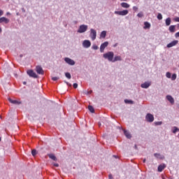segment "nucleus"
Returning <instances> with one entry per match:
<instances>
[{
    "label": "nucleus",
    "instance_id": "20",
    "mask_svg": "<svg viewBox=\"0 0 179 179\" xmlns=\"http://www.w3.org/2000/svg\"><path fill=\"white\" fill-rule=\"evenodd\" d=\"M121 56H115L114 59H113L112 62H117V61H122Z\"/></svg>",
    "mask_w": 179,
    "mask_h": 179
},
{
    "label": "nucleus",
    "instance_id": "41",
    "mask_svg": "<svg viewBox=\"0 0 179 179\" xmlns=\"http://www.w3.org/2000/svg\"><path fill=\"white\" fill-rule=\"evenodd\" d=\"M175 37H176V38H178V37H179V31L177 32V33L175 34Z\"/></svg>",
    "mask_w": 179,
    "mask_h": 179
},
{
    "label": "nucleus",
    "instance_id": "27",
    "mask_svg": "<svg viewBox=\"0 0 179 179\" xmlns=\"http://www.w3.org/2000/svg\"><path fill=\"white\" fill-rule=\"evenodd\" d=\"M124 103H125L126 104H134V101L125 99V100H124Z\"/></svg>",
    "mask_w": 179,
    "mask_h": 179
},
{
    "label": "nucleus",
    "instance_id": "52",
    "mask_svg": "<svg viewBox=\"0 0 179 179\" xmlns=\"http://www.w3.org/2000/svg\"><path fill=\"white\" fill-rule=\"evenodd\" d=\"M6 15H10V13L8 12V13H6Z\"/></svg>",
    "mask_w": 179,
    "mask_h": 179
},
{
    "label": "nucleus",
    "instance_id": "38",
    "mask_svg": "<svg viewBox=\"0 0 179 179\" xmlns=\"http://www.w3.org/2000/svg\"><path fill=\"white\" fill-rule=\"evenodd\" d=\"M155 125H162V124H163L162 122H155Z\"/></svg>",
    "mask_w": 179,
    "mask_h": 179
},
{
    "label": "nucleus",
    "instance_id": "11",
    "mask_svg": "<svg viewBox=\"0 0 179 179\" xmlns=\"http://www.w3.org/2000/svg\"><path fill=\"white\" fill-rule=\"evenodd\" d=\"M36 69L38 75H44V70H43V67H41V66H37Z\"/></svg>",
    "mask_w": 179,
    "mask_h": 179
},
{
    "label": "nucleus",
    "instance_id": "8",
    "mask_svg": "<svg viewBox=\"0 0 179 179\" xmlns=\"http://www.w3.org/2000/svg\"><path fill=\"white\" fill-rule=\"evenodd\" d=\"M106 47H108V41L101 43L100 46V52H104V50H106Z\"/></svg>",
    "mask_w": 179,
    "mask_h": 179
},
{
    "label": "nucleus",
    "instance_id": "28",
    "mask_svg": "<svg viewBox=\"0 0 179 179\" xmlns=\"http://www.w3.org/2000/svg\"><path fill=\"white\" fill-rule=\"evenodd\" d=\"M88 110L90 111V113H94V108L92 106H88Z\"/></svg>",
    "mask_w": 179,
    "mask_h": 179
},
{
    "label": "nucleus",
    "instance_id": "16",
    "mask_svg": "<svg viewBox=\"0 0 179 179\" xmlns=\"http://www.w3.org/2000/svg\"><path fill=\"white\" fill-rule=\"evenodd\" d=\"M166 167L165 164H162L158 166V171L159 173H162L163 170Z\"/></svg>",
    "mask_w": 179,
    "mask_h": 179
},
{
    "label": "nucleus",
    "instance_id": "54",
    "mask_svg": "<svg viewBox=\"0 0 179 179\" xmlns=\"http://www.w3.org/2000/svg\"><path fill=\"white\" fill-rule=\"evenodd\" d=\"M20 58H22L23 55H20Z\"/></svg>",
    "mask_w": 179,
    "mask_h": 179
},
{
    "label": "nucleus",
    "instance_id": "3",
    "mask_svg": "<svg viewBox=\"0 0 179 179\" xmlns=\"http://www.w3.org/2000/svg\"><path fill=\"white\" fill-rule=\"evenodd\" d=\"M114 13L115 15H119V16H127L129 11L128 10H123L122 11H115Z\"/></svg>",
    "mask_w": 179,
    "mask_h": 179
},
{
    "label": "nucleus",
    "instance_id": "43",
    "mask_svg": "<svg viewBox=\"0 0 179 179\" xmlns=\"http://www.w3.org/2000/svg\"><path fill=\"white\" fill-rule=\"evenodd\" d=\"M3 15V11L2 10H0V17Z\"/></svg>",
    "mask_w": 179,
    "mask_h": 179
},
{
    "label": "nucleus",
    "instance_id": "14",
    "mask_svg": "<svg viewBox=\"0 0 179 179\" xmlns=\"http://www.w3.org/2000/svg\"><path fill=\"white\" fill-rule=\"evenodd\" d=\"M0 23H6V24H8V23H9V19L5 17H0Z\"/></svg>",
    "mask_w": 179,
    "mask_h": 179
},
{
    "label": "nucleus",
    "instance_id": "40",
    "mask_svg": "<svg viewBox=\"0 0 179 179\" xmlns=\"http://www.w3.org/2000/svg\"><path fill=\"white\" fill-rule=\"evenodd\" d=\"M73 86L74 89H78V83H74L73 85Z\"/></svg>",
    "mask_w": 179,
    "mask_h": 179
},
{
    "label": "nucleus",
    "instance_id": "55",
    "mask_svg": "<svg viewBox=\"0 0 179 179\" xmlns=\"http://www.w3.org/2000/svg\"><path fill=\"white\" fill-rule=\"evenodd\" d=\"M23 85H26V81L23 82Z\"/></svg>",
    "mask_w": 179,
    "mask_h": 179
},
{
    "label": "nucleus",
    "instance_id": "6",
    "mask_svg": "<svg viewBox=\"0 0 179 179\" xmlns=\"http://www.w3.org/2000/svg\"><path fill=\"white\" fill-rule=\"evenodd\" d=\"M145 120L148 122H153L155 121V117L151 113H148L145 115Z\"/></svg>",
    "mask_w": 179,
    "mask_h": 179
},
{
    "label": "nucleus",
    "instance_id": "57",
    "mask_svg": "<svg viewBox=\"0 0 179 179\" xmlns=\"http://www.w3.org/2000/svg\"><path fill=\"white\" fill-rule=\"evenodd\" d=\"M66 83H68V82H66V81H64Z\"/></svg>",
    "mask_w": 179,
    "mask_h": 179
},
{
    "label": "nucleus",
    "instance_id": "4",
    "mask_svg": "<svg viewBox=\"0 0 179 179\" xmlns=\"http://www.w3.org/2000/svg\"><path fill=\"white\" fill-rule=\"evenodd\" d=\"M90 37L92 38V41H94V40H96V37H97V31L93 29H90Z\"/></svg>",
    "mask_w": 179,
    "mask_h": 179
},
{
    "label": "nucleus",
    "instance_id": "7",
    "mask_svg": "<svg viewBox=\"0 0 179 179\" xmlns=\"http://www.w3.org/2000/svg\"><path fill=\"white\" fill-rule=\"evenodd\" d=\"M92 45V42L89 40H85L83 42V47L84 48H90V46Z\"/></svg>",
    "mask_w": 179,
    "mask_h": 179
},
{
    "label": "nucleus",
    "instance_id": "19",
    "mask_svg": "<svg viewBox=\"0 0 179 179\" xmlns=\"http://www.w3.org/2000/svg\"><path fill=\"white\" fill-rule=\"evenodd\" d=\"M169 30L171 33L176 32V25H171L169 28Z\"/></svg>",
    "mask_w": 179,
    "mask_h": 179
},
{
    "label": "nucleus",
    "instance_id": "39",
    "mask_svg": "<svg viewBox=\"0 0 179 179\" xmlns=\"http://www.w3.org/2000/svg\"><path fill=\"white\" fill-rule=\"evenodd\" d=\"M133 10H134V12H136V10H138V7L137 6H133Z\"/></svg>",
    "mask_w": 179,
    "mask_h": 179
},
{
    "label": "nucleus",
    "instance_id": "13",
    "mask_svg": "<svg viewBox=\"0 0 179 179\" xmlns=\"http://www.w3.org/2000/svg\"><path fill=\"white\" fill-rule=\"evenodd\" d=\"M8 101H10L11 104H15L17 106H19V104H22V102L18 101L17 100H13L11 98H8Z\"/></svg>",
    "mask_w": 179,
    "mask_h": 179
},
{
    "label": "nucleus",
    "instance_id": "26",
    "mask_svg": "<svg viewBox=\"0 0 179 179\" xmlns=\"http://www.w3.org/2000/svg\"><path fill=\"white\" fill-rule=\"evenodd\" d=\"M83 93H84V94H86L87 96H89V94H92V93H93V91H92V90H90V91L84 90Z\"/></svg>",
    "mask_w": 179,
    "mask_h": 179
},
{
    "label": "nucleus",
    "instance_id": "44",
    "mask_svg": "<svg viewBox=\"0 0 179 179\" xmlns=\"http://www.w3.org/2000/svg\"><path fill=\"white\" fill-rule=\"evenodd\" d=\"M53 166H55V167H59V164L55 163L53 164Z\"/></svg>",
    "mask_w": 179,
    "mask_h": 179
},
{
    "label": "nucleus",
    "instance_id": "2",
    "mask_svg": "<svg viewBox=\"0 0 179 179\" xmlns=\"http://www.w3.org/2000/svg\"><path fill=\"white\" fill-rule=\"evenodd\" d=\"M87 28H88L87 25H86V24H81L79 27V28H78L77 31H78V33H80V34L85 33V32L87 31Z\"/></svg>",
    "mask_w": 179,
    "mask_h": 179
},
{
    "label": "nucleus",
    "instance_id": "60",
    "mask_svg": "<svg viewBox=\"0 0 179 179\" xmlns=\"http://www.w3.org/2000/svg\"><path fill=\"white\" fill-rule=\"evenodd\" d=\"M114 157H117V156H114Z\"/></svg>",
    "mask_w": 179,
    "mask_h": 179
},
{
    "label": "nucleus",
    "instance_id": "58",
    "mask_svg": "<svg viewBox=\"0 0 179 179\" xmlns=\"http://www.w3.org/2000/svg\"><path fill=\"white\" fill-rule=\"evenodd\" d=\"M1 137H0V142H1Z\"/></svg>",
    "mask_w": 179,
    "mask_h": 179
},
{
    "label": "nucleus",
    "instance_id": "51",
    "mask_svg": "<svg viewBox=\"0 0 179 179\" xmlns=\"http://www.w3.org/2000/svg\"><path fill=\"white\" fill-rule=\"evenodd\" d=\"M143 163H146V159H143Z\"/></svg>",
    "mask_w": 179,
    "mask_h": 179
},
{
    "label": "nucleus",
    "instance_id": "30",
    "mask_svg": "<svg viewBox=\"0 0 179 179\" xmlns=\"http://www.w3.org/2000/svg\"><path fill=\"white\" fill-rule=\"evenodd\" d=\"M157 17L158 20H162V19H163V15H162V13H158Z\"/></svg>",
    "mask_w": 179,
    "mask_h": 179
},
{
    "label": "nucleus",
    "instance_id": "32",
    "mask_svg": "<svg viewBox=\"0 0 179 179\" xmlns=\"http://www.w3.org/2000/svg\"><path fill=\"white\" fill-rule=\"evenodd\" d=\"M177 131H178V128L177 127H173V130L172 131L173 134H177Z\"/></svg>",
    "mask_w": 179,
    "mask_h": 179
},
{
    "label": "nucleus",
    "instance_id": "46",
    "mask_svg": "<svg viewBox=\"0 0 179 179\" xmlns=\"http://www.w3.org/2000/svg\"><path fill=\"white\" fill-rule=\"evenodd\" d=\"M66 85H67V86H72V84H71V83H66Z\"/></svg>",
    "mask_w": 179,
    "mask_h": 179
},
{
    "label": "nucleus",
    "instance_id": "9",
    "mask_svg": "<svg viewBox=\"0 0 179 179\" xmlns=\"http://www.w3.org/2000/svg\"><path fill=\"white\" fill-rule=\"evenodd\" d=\"M64 61L69 65H71V66L75 65V62L73 61V59H71L69 57L64 58Z\"/></svg>",
    "mask_w": 179,
    "mask_h": 179
},
{
    "label": "nucleus",
    "instance_id": "47",
    "mask_svg": "<svg viewBox=\"0 0 179 179\" xmlns=\"http://www.w3.org/2000/svg\"><path fill=\"white\" fill-rule=\"evenodd\" d=\"M117 129H121V131H122V127H117Z\"/></svg>",
    "mask_w": 179,
    "mask_h": 179
},
{
    "label": "nucleus",
    "instance_id": "25",
    "mask_svg": "<svg viewBox=\"0 0 179 179\" xmlns=\"http://www.w3.org/2000/svg\"><path fill=\"white\" fill-rule=\"evenodd\" d=\"M48 156L50 159H52V160H54V162H57V157H55L54 154H50Z\"/></svg>",
    "mask_w": 179,
    "mask_h": 179
},
{
    "label": "nucleus",
    "instance_id": "50",
    "mask_svg": "<svg viewBox=\"0 0 179 179\" xmlns=\"http://www.w3.org/2000/svg\"><path fill=\"white\" fill-rule=\"evenodd\" d=\"M134 148L137 149L138 146L136 145H134Z\"/></svg>",
    "mask_w": 179,
    "mask_h": 179
},
{
    "label": "nucleus",
    "instance_id": "1",
    "mask_svg": "<svg viewBox=\"0 0 179 179\" xmlns=\"http://www.w3.org/2000/svg\"><path fill=\"white\" fill-rule=\"evenodd\" d=\"M103 57L105 59H108L109 62H113V59H114V52H108L103 54Z\"/></svg>",
    "mask_w": 179,
    "mask_h": 179
},
{
    "label": "nucleus",
    "instance_id": "31",
    "mask_svg": "<svg viewBox=\"0 0 179 179\" xmlns=\"http://www.w3.org/2000/svg\"><path fill=\"white\" fill-rule=\"evenodd\" d=\"M177 79V74L173 73L171 76V80H176Z\"/></svg>",
    "mask_w": 179,
    "mask_h": 179
},
{
    "label": "nucleus",
    "instance_id": "29",
    "mask_svg": "<svg viewBox=\"0 0 179 179\" xmlns=\"http://www.w3.org/2000/svg\"><path fill=\"white\" fill-rule=\"evenodd\" d=\"M65 76L67 78V79H71L72 76H71V73H65Z\"/></svg>",
    "mask_w": 179,
    "mask_h": 179
},
{
    "label": "nucleus",
    "instance_id": "36",
    "mask_svg": "<svg viewBox=\"0 0 179 179\" xmlns=\"http://www.w3.org/2000/svg\"><path fill=\"white\" fill-rule=\"evenodd\" d=\"M92 50H99V46L96 45H93L92 47Z\"/></svg>",
    "mask_w": 179,
    "mask_h": 179
},
{
    "label": "nucleus",
    "instance_id": "56",
    "mask_svg": "<svg viewBox=\"0 0 179 179\" xmlns=\"http://www.w3.org/2000/svg\"><path fill=\"white\" fill-rule=\"evenodd\" d=\"M101 123L99 124V127H101Z\"/></svg>",
    "mask_w": 179,
    "mask_h": 179
},
{
    "label": "nucleus",
    "instance_id": "59",
    "mask_svg": "<svg viewBox=\"0 0 179 179\" xmlns=\"http://www.w3.org/2000/svg\"><path fill=\"white\" fill-rule=\"evenodd\" d=\"M121 1H127V0H121Z\"/></svg>",
    "mask_w": 179,
    "mask_h": 179
},
{
    "label": "nucleus",
    "instance_id": "15",
    "mask_svg": "<svg viewBox=\"0 0 179 179\" xmlns=\"http://www.w3.org/2000/svg\"><path fill=\"white\" fill-rule=\"evenodd\" d=\"M141 86L143 89H148L150 86V82H145Z\"/></svg>",
    "mask_w": 179,
    "mask_h": 179
},
{
    "label": "nucleus",
    "instance_id": "5",
    "mask_svg": "<svg viewBox=\"0 0 179 179\" xmlns=\"http://www.w3.org/2000/svg\"><path fill=\"white\" fill-rule=\"evenodd\" d=\"M27 73L29 75V76H30V78H34V79H37V78H38V76H37V74L33 70H28Z\"/></svg>",
    "mask_w": 179,
    "mask_h": 179
},
{
    "label": "nucleus",
    "instance_id": "37",
    "mask_svg": "<svg viewBox=\"0 0 179 179\" xmlns=\"http://www.w3.org/2000/svg\"><path fill=\"white\" fill-rule=\"evenodd\" d=\"M59 79V77H52V80L57 81Z\"/></svg>",
    "mask_w": 179,
    "mask_h": 179
},
{
    "label": "nucleus",
    "instance_id": "53",
    "mask_svg": "<svg viewBox=\"0 0 179 179\" xmlns=\"http://www.w3.org/2000/svg\"><path fill=\"white\" fill-rule=\"evenodd\" d=\"M0 33H2V29L0 27Z\"/></svg>",
    "mask_w": 179,
    "mask_h": 179
},
{
    "label": "nucleus",
    "instance_id": "17",
    "mask_svg": "<svg viewBox=\"0 0 179 179\" xmlns=\"http://www.w3.org/2000/svg\"><path fill=\"white\" fill-rule=\"evenodd\" d=\"M166 99L169 102L171 103V104H174V98H173V96H171V95H167Z\"/></svg>",
    "mask_w": 179,
    "mask_h": 179
},
{
    "label": "nucleus",
    "instance_id": "48",
    "mask_svg": "<svg viewBox=\"0 0 179 179\" xmlns=\"http://www.w3.org/2000/svg\"><path fill=\"white\" fill-rule=\"evenodd\" d=\"M118 45V43H115V45H113V47L115 48Z\"/></svg>",
    "mask_w": 179,
    "mask_h": 179
},
{
    "label": "nucleus",
    "instance_id": "45",
    "mask_svg": "<svg viewBox=\"0 0 179 179\" xmlns=\"http://www.w3.org/2000/svg\"><path fill=\"white\" fill-rule=\"evenodd\" d=\"M108 178H109V179H113V175H112V174H109Z\"/></svg>",
    "mask_w": 179,
    "mask_h": 179
},
{
    "label": "nucleus",
    "instance_id": "34",
    "mask_svg": "<svg viewBox=\"0 0 179 179\" xmlns=\"http://www.w3.org/2000/svg\"><path fill=\"white\" fill-rule=\"evenodd\" d=\"M31 155H32V156H36V155H37V150H31Z\"/></svg>",
    "mask_w": 179,
    "mask_h": 179
},
{
    "label": "nucleus",
    "instance_id": "61",
    "mask_svg": "<svg viewBox=\"0 0 179 179\" xmlns=\"http://www.w3.org/2000/svg\"><path fill=\"white\" fill-rule=\"evenodd\" d=\"M178 131H179V129H178Z\"/></svg>",
    "mask_w": 179,
    "mask_h": 179
},
{
    "label": "nucleus",
    "instance_id": "49",
    "mask_svg": "<svg viewBox=\"0 0 179 179\" xmlns=\"http://www.w3.org/2000/svg\"><path fill=\"white\" fill-rule=\"evenodd\" d=\"M22 12H26V10H24V8H22Z\"/></svg>",
    "mask_w": 179,
    "mask_h": 179
},
{
    "label": "nucleus",
    "instance_id": "35",
    "mask_svg": "<svg viewBox=\"0 0 179 179\" xmlns=\"http://www.w3.org/2000/svg\"><path fill=\"white\" fill-rule=\"evenodd\" d=\"M138 17H143V13L140 12L137 14Z\"/></svg>",
    "mask_w": 179,
    "mask_h": 179
},
{
    "label": "nucleus",
    "instance_id": "23",
    "mask_svg": "<svg viewBox=\"0 0 179 179\" xmlns=\"http://www.w3.org/2000/svg\"><path fill=\"white\" fill-rule=\"evenodd\" d=\"M122 8H125L126 9H128V8H129V4L128 3H120Z\"/></svg>",
    "mask_w": 179,
    "mask_h": 179
},
{
    "label": "nucleus",
    "instance_id": "12",
    "mask_svg": "<svg viewBox=\"0 0 179 179\" xmlns=\"http://www.w3.org/2000/svg\"><path fill=\"white\" fill-rule=\"evenodd\" d=\"M178 44V41H173L172 42L169 43L166 47L167 48H171V47H174Z\"/></svg>",
    "mask_w": 179,
    "mask_h": 179
},
{
    "label": "nucleus",
    "instance_id": "24",
    "mask_svg": "<svg viewBox=\"0 0 179 179\" xmlns=\"http://www.w3.org/2000/svg\"><path fill=\"white\" fill-rule=\"evenodd\" d=\"M107 36V31H103L101 32L100 34V38H104Z\"/></svg>",
    "mask_w": 179,
    "mask_h": 179
},
{
    "label": "nucleus",
    "instance_id": "21",
    "mask_svg": "<svg viewBox=\"0 0 179 179\" xmlns=\"http://www.w3.org/2000/svg\"><path fill=\"white\" fill-rule=\"evenodd\" d=\"M166 26H170L171 24V18L167 17L165 20Z\"/></svg>",
    "mask_w": 179,
    "mask_h": 179
},
{
    "label": "nucleus",
    "instance_id": "33",
    "mask_svg": "<svg viewBox=\"0 0 179 179\" xmlns=\"http://www.w3.org/2000/svg\"><path fill=\"white\" fill-rule=\"evenodd\" d=\"M166 78H168L169 79H170V78H171V73H170V72H166Z\"/></svg>",
    "mask_w": 179,
    "mask_h": 179
},
{
    "label": "nucleus",
    "instance_id": "18",
    "mask_svg": "<svg viewBox=\"0 0 179 179\" xmlns=\"http://www.w3.org/2000/svg\"><path fill=\"white\" fill-rule=\"evenodd\" d=\"M154 156L156 159H159L160 160H163V159H164V157L160 153H155Z\"/></svg>",
    "mask_w": 179,
    "mask_h": 179
},
{
    "label": "nucleus",
    "instance_id": "22",
    "mask_svg": "<svg viewBox=\"0 0 179 179\" xmlns=\"http://www.w3.org/2000/svg\"><path fill=\"white\" fill-rule=\"evenodd\" d=\"M150 23L149 22H144V27L143 29H150Z\"/></svg>",
    "mask_w": 179,
    "mask_h": 179
},
{
    "label": "nucleus",
    "instance_id": "42",
    "mask_svg": "<svg viewBox=\"0 0 179 179\" xmlns=\"http://www.w3.org/2000/svg\"><path fill=\"white\" fill-rule=\"evenodd\" d=\"M175 22H179V17L174 18Z\"/></svg>",
    "mask_w": 179,
    "mask_h": 179
},
{
    "label": "nucleus",
    "instance_id": "10",
    "mask_svg": "<svg viewBox=\"0 0 179 179\" xmlns=\"http://www.w3.org/2000/svg\"><path fill=\"white\" fill-rule=\"evenodd\" d=\"M122 131L124 132V135L127 138V139H131L132 138V136L131 135V133L129 131L122 129Z\"/></svg>",
    "mask_w": 179,
    "mask_h": 179
}]
</instances>
